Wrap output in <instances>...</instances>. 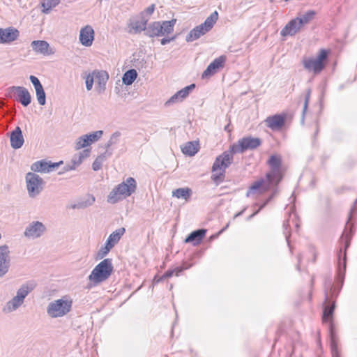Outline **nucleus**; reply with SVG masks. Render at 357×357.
I'll return each instance as SVG.
<instances>
[{"label": "nucleus", "mask_w": 357, "mask_h": 357, "mask_svg": "<svg viewBox=\"0 0 357 357\" xmlns=\"http://www.w3.org/2000/svg\"><path fill=\"white\" fill-rule=\"evenodd\" d=\"M33 50L43 55H50L53 54L52 50L49 51L50 45L45 40H33L31 43Z\"/></svg>", "instance_id": "5701e85b"}, {"label": "nucleus", "mask_w": 357, "mask_h": 357, "mask_svg": "<svg viewBox=\"0 0 357 357\" xmlns=\"http://www.w3.org/2000/svg\"><path fill=\"white\" fill-rule=\"evenodd\" d=\"M229 125H227L225 127V130L227 131V132H230V130L229 129Z\"/></svg>", "instance_id": "e2e57ef3"}, {"label": "nucleus", "mask_w": 357, "mask_h": 357, "mask_svg": "<svg viewBox=\"0 0 357 357\" xmlns=\"http://www.w3.org/2000/svg\"><path fill=\"white\" fill-rule=\"evenodd\" d=\"M137 189V182L132 177H128L122 183L117 185V190L123 197H128L135 192Z\"/></svg>", "instance_id": "f3484780"}, {"label": "nucleus", "mask_w": 357, "mask_h": 357, "mask_svg": "<svg viewBox=\"0 0 357 357\" xmlns=\"http://www.w3.org/2000/svg\"><path fill=\"white\" fill-rule=\"evenodd\" d=\"M192 195V190L189 188H180L172 192V195L178 199L188 201Z\"/></svg>", "instance_id": "7c9ffc66"}, {"label": "nucleus", "mask_w": 357, "mask_h": 357, "mask_svg": "<svg viewBox=\"0 0 357 357\" xmlns=\"http://www.w3.org/2000/svg\"><path fill=\"white\" fill-rule=\"evenodd\" d=\"M206 233V229H199L192 231L185 239V243H191L193 245L199 244Z\"/></svg>", "instance_id": "b1692460"}, {"label": "nucleus", "mask_w": 357, "mask_h": 357, "mask_svg": "<svg viewBox=\"0 0 357 357\" xmlns=\"http://www.w3.org/2000/svg\"><path fill=\"white\" fill-rule=\"evenodd\" d=\"M112 155V150H107L105 149V153L99 155L96 158V161H97L98 163H100L101 165H102V162L109 157H110Z\"/></svg>", "instance_id": "49530a36"}, {"label": "nucleus", "mask_w": 357, "mask_h": 357, "mask_svg": "<svg viewBox=\"0 0 357 357\" xmlns=\"http://www.w3.org/2000/svg\"><path fill=\"white\" fill-rule=\"evenodd\" d=\"M155 10V4H151V6H149L145 10V12L151 15V14H153V13L154 12Z\"/></svg>", "instance_id": "13d9d810"}, {"label": "nucleus", "mask_w": 357, "mask_h": 357, "mask_svg": "<svg viewBox=\"0 0 357 357\" xmlns=\"http://www.w3.org/2000/svg\"><path fill=\"white\" fill-rule=\"evenodd\" d=\"M175 38H176L175 36H173L172 38H164L161 39L160 43H161V45H165L170 43L171 41L174 40Z\"/></svg>", "instance_id": "4d7b16f0"}, {"label": "nucleus", "mask_w": 357, "mask_h": 357, "mask_svg": "<svg viewBox=\"0 0 357 357\" xmlns=\"http://www.w3.org/2000/svg\"><path fill=\"white\" fill-rule=\"evenodd\" d=\"M35 287L36 284L33 282H27L17 289L16 296L24 301V298L34 289Z\"/></svg>", "instance_id": "a878e982"}, {"label": "nucleus", "mask_w": 357, "mask_h": 357, "mask_svg": "<svg viewBox=\"0 0 357 357\" xmlns=\"http://www.w3.org/2000/svg\"><path fill=\"white\" fill-rule=\"evenodd\" d=\"M11 266L10 251L7 245H0V278L5 276Z\"/></svg>", "instance_id": "ddd939ff"}, {"label": "nucleus", "mask_w": 357, "mask_h": 357, "mask_svg": "<svg viewBox=\"0 0 357 357\" xmlns=\"http://www.w3.org/2000/svg\"><path fill=\"white\" fill-rule=\"evenodd\" d=\"M311 95V89H307L305 92V100H304V104L303 107V112H302V116H301V123H304V119H305V114L308 107V104Z\"/></svg>", "instance_id": "79ce46f5"}, {"label": "nucleus", "mask_w": 357, "mask_h": 357, "mask_svg": "<svg viewBox=\"0 0 357 357\" xmlns=\"http://www.w3.org/2000/svg\"><path fill=\"white\" fill-rule=\"evenodd\" d=\"M75 169V165L73 164H66L62 169V171L59 172V174H61L65 172L73 170Z\"/></svg>", "instance_id": "603ef678"}, {"label": "nucleus", "mask_w": 357, "mask_h": 357, "mask_svg": "<svg viewBox=\"0 0 357 357\" xmlns=\"http://www.w3.org/2000/svg\"><path fill=\"white\" fill-rule=\"evenodd\" d=\"M121 133L119 131L114 132L109 137L108 142L105 145V149L107 150H112V146L119 143Z\"/></svg>", "instance_id": "e433bc0d"}, {"label": "nucleus", "mask_w": 357, "mask_h": 357, "mask_svg": "<svg viewBox=\"0 0 357 357\" xmlns=\"http://www.w3.org/2000/svg\"><path fill=\"white\" fill-rule=\"evenodd\" d=\"M102 167V165L98 163L97 161L94 160L93 164H92V169L94 170V171H98L99 169H100Z\"/></svg>", "instance_id": "bf43d9fd"}, {"label": "nucleus", "mask_w": 357, "mask_h": 357, "mask_svg": "<svg viewBox=\"0 0 357 357\" xmlns=\"http://www.w3.org/2000/svg\"><path fill=\"white\" fill-rule=\"evenodd\" d=\"M228 227H229V223H228V224H227L225 227H223V228L220 231V232H219V233H222L223 231H225L228 228Z\"/></svg>", "instance_id": "680f3d73"}, {"label": "nucleus", "mask_w": 357, "mask_h": 357, "mask_svg": "<svg viewBox=\"0 0 357 357\" xmlns=\"http://www.w3.org/2000/svg\"><path fill=\"white\" fill-rule=\"evenodd\" d=\"M341 253H342V249H340V251H339V255H338L339 259H340V254Z\"/></svg>", "instance_id": "0e129e2a"}, {"label": "nucleus", "mask_w": 357, "mask_h": 357, "mask_svg": "<svg viewBox=\"0 0 357 357\" xmlns=\"http://www.w3.org/2000/svg\"><path fill=\"white\" fill-rule=\"evenodd\" d=\"M103 135L102 130H97L89 134L83 135L77 138L75 142V149L76 150L85 148L93 143L98 141Z\"/></svg>", "instance_id": "f8f14e48"}, {"label": "nucleus", "mask_w": 357, "mask_h": 357, "mask_svg": "<svg viewBox=\"0 0 357 357\" xmlns=\"http://www.w3.org/2000/svg\"><path fill=\"white\" fill-rule=\"evenodd\" d=\"M19 37V31L13 27L0 29V43H9Z\"/></svg>", "instance_id": "aec40b11"}, {"label": "nucleus", "mask_w": 357, "mask_h": 357, "mask_svg": "<svg viewBox=\"0 0 357 357\" xmlns=\"http://www.w3.org/2000/svg\"><path fill=\"white\" fill-rule=\"evenodd\" d=\"M286 116L284 114H275L268 116L264 123L272 130H279L285 124Z\"/></svg>", "instance_id": "a211bd4d"}, {"label": "nucleus", "mask_w": 357, "mask_h": 357, "mask_svg": "<svg viewBox=\"0 0 357 357\" xmlns=\"http://www.w3.org/2000/svg\"><path fill=\"white\" fill-rule=\"evenodd\" d=\"M60 2V0H43L41 3L43 10L42 13L48 14L52 10V8L57 6Z\"/></svg>", "instance_id": "c9c22d12"}, {"label": "nucleus", "mask_w": 357, "mask_h": 357, "mask_svg": "<svg viewBox=\"0 0 357 357\" xmlns=\"http://www.w3.org/2000/svg\"><path fill=\"white\" fill-rule=\"evenodd\" d=\"M126 229L124 227H121L113 231L107 239V241L114 248V245L119 241L121 236L124 234Z\"/></svg>", "instance_id": "2f4dec72"}, {"label": "nucleus", "mask_w": 357, "mask_h": 357, "mask_svg": "<svg viewBox=\"0 0 357 357\" xmlns=\"http://www.w3.org/2000/svg\"><path fill=\"white\" fill-rule=\"evenodd\" d=\"M199 149V142L192 141L187 142L181 149L183 154L189 156H193L198 152Z\"/></svg>", "instance_id": "cd10ccee"}, {"label": "nucleus", "mask_w": 357, "mask_h": 357, "mask_svg": "<svg viewBox=\"0 0 357 357\" xmlns=\"http://www.w3.org/2000/svg\"><path fill=\"white\" fill-rule=\"evenodd\" d=\"M195 84H191L178 91V95L180 96V97H181V98L184 100L195 89Z\"/></svg>", "instance_id": "37998d69"}, {"label": "nucleus", "mask_w": 357, "mask_h": 357, "mask_svg": "<svg viewBox=\"0 0 357 357\" xmlns=\"http://www.w3.org/2000/svg\"><path fill=\"white\" fill-rule=\"evenodd\" d=\"M81 44L85 47H90L94 39V31L90 25L82 28L79 37Z\"/></svg>", "instance_id": "6ab92c4d"}, {"label": "nucleus", "mask_w": 357, "mask_h": 357, "mask_svg": "<svg viewBox=\"0 0 357 357\" xmlns=\"http://www.w3.org/2000/svg\"><path fill=\"white\" fill-rule=\"evenodd\" d=\"M95 197L92 195H87L82 199L79 200L76 204L71 205L70 208L73 209H83L86 208L95 202Z\"/></svg>", "instance_id": "bb28decb"}, {"label": "nucleus", "mask_w": 357, "mask_h": 357, "mask_svg": "<svg viewBox=\"0 0 357 357\" xmlns=\"http://www.w3.org/2000/svg\"><path fill=\"white\" fill-rule=\"evenodd\" d=\"M25 181L27 192L31 198L38 196L44 189L45 183L44 180L34 172L26 173Z\"/></svg>", "instance_id": "0eeeda50"}, {"label": "nucleus", "mask_w": 357, "mask_h": 357, "mask_svg": "<svg viewBox=\"0 0 357 357\" xmlns=\"http://www.w3.org/2000/svg\"><path fill=\"white\" fill-rule=\"evenodd\" d=\"M90 151L89 149H84L82 151H81L78 156L83 160L84 158L89 156Z\"/></svg>", "instance_id": "6e6d98bb"}, {"label": "nucleus", "mask_w": 357, "mask_h": 357, "mask_svg": "<svg viewBox=\"0 0 357 357\" xmlns=\"http://www.w3.org/2000/svg\"><path fill=\"white\" fill-rule=\"evenodd\" d=\"M316 12L314 10H310L302 15L301 17H297L296 18L299 22L298 24H301L303 27L305 24L309 23L314 18Z\"/></svg>", "instance_id": "f704fd0d"}, {"label": "nucleus", "mask_w": 357, "mask_h": 357, "mask_svg": "<svg viewBox=\"0 0 357 357\" xmlns=\"http://www.w3.org/2000/svg\"><path fill=\"white\" fill-rule=\"evenodd\" d=\"M161 26L160 22H153L150 23L148 26L146 25L144 34L149 37L153 38L155 36H161Z\"/></svg>", "instance_id": "393cba45"}, {"label": "nucleus", "mask_w": 357, "mask_h": 357, "mask_svg": "<svg viewBox=\"0 0 357 357\" xmlns=\"http://www.w3.org/2000/svg\"><path fill=\"white\" fill-rule=\"evenodd\" d=\"M233 155L229 151H224L218 155L212 166L211 179L218 185L222 182L225 177V170L233 162Z\"/></svg>", "instance_id": "f03ea898"}, {"label": "nucleus", "mask_w": 357, "mask_h": 357, "mask_svg": "<svg viewBox=\"0 0 357 357\" xmlns=\"http://www.w3.org/2000/svg\"><path fill=\"white\" fill-rule=\"evenodd\" d=\"M298 22H299L296 17L290 20L281 30V36L284 37L287 36H292L298 33L302 28V26L299 24Z\"/></svg>", "instance_id": "412c9836"}, {"label": "nucleus", "mask_w": 357, "mask_h": 357, "mask_svg": "<svg viewBox=\"0 0 357 357\" xmlns=\"http://www.w3.org/2000/svg\"><path fill=\"white\" fill-rule=\"evenodd\" d=\"M24 303L23 300H21L17 296H15L10 301L6 303L3 312H11L15 311L19 308Z\"/></svg>", "instance_id": "c85d7f7f"}, {"label": "nucleus", "mask_w": 357, "mask_h": 357, "mask_svg": "<svg viewBox=\"0 0 357 357\" xmlns=\"http://www.w3.org/2000/svg\"><path fill=\"white\" fill-rule=\"evenodd\" d=\"M261 144V140L258 137H245L231 145L228 151L233 155L234 153H243L247 150L255 149Z\"/></svg>", "instance_id": "6e6552de"}, {"label": "nucleus", "mask_w": 357, "mask_h": 357, "mask_svg": "<svg viewBox=\"0 0 357 357\" xmlns=\"http://www.w3.org/2000/svg\"><path fill=\"white\" fill-rule=\"evenodd\" d=\"M357 203V199L355 200L351 208L350 209V212L349 214L348 220L347 222V225L345 227V229L344 230V232L342 234V238L345 236V241H344V251L343 255V276L344 275L345 270H346V259H347V250L349 248L350 245L351 238L352 237V235L354 234L352 226L350 225V222L352 219L353 213H354L356 211V205Z\"/></svg>", "instance_id": "9d476101"}, {"label": "nucleus", "mask_w": 357, "mask_h": 357, "mask_svg": "<svg viewBox=\"0 0 357 357\" xmlns=\"http://www.w3.org/2000/svg\"><path fill=\"white\" fill-rule=\"evenodd\" d=\"M96 77L99 79V84L105 86L106 81L108 79V75L106 72H98L96 75Z\"/></svg>", "instance_id": "de8ad7c7"}, {"label": "nucleus", "mask_w": 357, "mask_h": 357, "mask_svg": "<svg viewBox=\"0 0 357 357\" xmlns=\"http://www.w3.org/2000/svg\"><path fill=\"white\" fill-rule=\"evenodd\" d=\"M82 160L78 156V155H75L71 160V163L75 165V167L79 165L82 162Z\"/></svg>", "instance_id": "864d4df0"}, {"label": "nucleus", "mask_w": 357, "mask_h": 357, "mask_svg": "<svg viewBox=\"0 0 357 357\" xmlns=\"http://www.w3.org/2000/svg\"><path fill=\"white\" fill-rule=\"evenodd\" d=\"M245 211V208H243V209L242 211H241L240 212L237 213L234 215V218L235 219L236 218H237V217H238V216L242 215Z\"/></svg>", "instance_id": "052dcab7"}, {"label": "nucleus", "mask_w": 357, "mask_h": 357, "mask_svg": "<svg viewBox=\"0 0 357 357\" xmlns=\"http://www.w3.org/2000/svg\"><path fill=\"white\" fill-rule=\"evenodd\" d=\"M10 142L11 147L14 149H18L23 146L24 139L22 130L19 126H17L10 133Z\"/></svg>", "instance_id": "4be33fe9"}, {"label": "nucleus", "mask_w": 357, "mask_h": 357, "mask_svg": "<svg viewBox=\"0 0 357 357\" xmlns=\"http://www.w3.org/2000/svg\"><path fill=\"white\" fill-rule=\"evenodd\" d=\"M73 300L68 296L50 302L47 307V313L52 318L61 317L72 309Z\"/></svg>", "instance_id": "20e7f679"}, {"label": "nucleus", "mask_w": 357, "mask_h": 357, "mask_svg": "<svg viewBox=\"0 0 357 357\" xmlns=\"http://www.w3.org/2000/svg\"><path fill=\"white\" fill-rule=\"evenodd\" d=\"M122 195L120 193L119 190H117V185L112 189L107 196V202L110 204H116L122 199Z\"/></svg>", "instance_id": "4c0bfd02"}, {"label": "nucleus", "mask_w": 357, "mask_h": 357, "mask_svg": "<svg viewBox=\"0 0 357 357\" xmlns=\"http://www.w3.org/2000/svg\"><path fill=\"white\" fill-rule=\"evenodd\" d=\"M147 24V20H142L141 21H133L129 24L130 30L128 31L130 33H139L142 31H145L146 25Z\"/></svg>", "instance_id": "c756f323"}, {"label": "nucleus", "mask_w": 357, "mask_h": 357, "mask_svg": "<svg viewBox=\"0 0 357 357\" xmlns=\"http://www.w3.org/2000/svg\"><path fill=\"white\" fill-rule=\"evenodd\" d=\"M3 103L1 105H0V113H1V116H5L7 114H10L11 118L13 119L15 115V111L14 110V111H12L10 112H4L3 110L1 111V108L3 107Z\"/></svg>", "instance_id": "5fc2aeb1"}, {"label": "nucleus", "mask_w": 357, "mask_h": 357, "mask_svg": "<svg viewBox=\"0 0 357 357\" xmlns=\"http://www.w3.org/2000/svg\"><path fill=\"white\" fill-rule=\"evenodd\" d=\"M112 248L113 247L110 245V243L106 241L104 246H102L97 252L96 259H103L112 249Z\"/></svg>", "instance_id": "58836bf2"}, {"label": "nucleus", "mask_w": 357, "mask_h": 357, "mask_svg": "<svg viewBox=\"0 0 357 357\" xmlns=\"http://www.w3.org/2000/svg\"><path fill=\"white\" fill-rule=\"evenodd\" d=\"M46 231L45 225L39 221L31 222L25 229L24 236L30 238H37L40 237Z\"/></svg>", "instance_id": "2eb2a0df"}, {"label": "nucleus", "mask_w": 357, "mask_h": 357, "mask_svg": "<svg viewBox=\"0 0 357 357\" xmlns=\"http://www.w3.org/2000/svg\"><path fill=\"white\" fill-rule=\"evenodd\" d=\"M325 302L323 310V316L322 319L323 321H331L330 324V336H331V347L333 354V357H338L337 351V344L335 341L334 337V331H333V324L332 323L333 312L335 307V302H329L328 292L325 293Z\"/></svg>", "instance_id": "39448f33"}, {"label": "nucleus", "mask_w": 357, "mask_h": 357, "mask_svg": "<svg viewBox=\"0 0 357 357\" xmlns=\"http://www.w3.org/2000/svg\"><path fill=\"white\" fill-rule=\"evenodd\" d=\"M218 18V13L217 11L212 13L208 16L204 23L195 26L192 29L186 36L187 42H192L199 38L202 36H204L214 26Z\"/></svg>", "instance_id": "423d86ee"}, {"label": "nucleus", "mask_w": 357, "mask_h": 357, "mask_svg": "<svg viewBox=\"0 0 357 357\" xmlns=\"http://www.w3.org/2000/svg\"><path fill=\"white\" fill-rule=\"evenodd\" d=\"M86 88L88 91L91 90L93 84V77L89 74L85 79Z\"/></svg>", "instance_id": "8fccbe9b"}, {"label": "nucleus", "mask_w": 357, "mask_h": 357, "mask_svg": "<svg viewBox=\"0 0 357 357\" xmlns=\"http://www.w3.org/2000/svg\"><path fill=\"white\" fill-rule=\"evenodd\" d=\"M114 271L112 259L107 258L98 264L89 275V280L93 285L107 280Z\"/></svg>", "instance_id": "7ed1b4c3"}, {"label": "nucleus", "mask_w": 357, "mask_h": 357, "mask_svg": "<svg viewBox=\"0 0 357 357\" xmlns=\"http://www.w3.org/2000/svg\"><path fill=\"white\" fill-rule=\"evenodd\" d=\"M176 23V19H172L169 21H162L160 22L161 36H164L165 34L171 33L174 31V26Z\"/></svg>", "instance_id": "72a5a7b5"}, {"label": "nucleus", "mask_w": 357, "mask_h": 357, "mask_svg": "<svg viewBox=\"0 0 357 357\" xmlns=\"http://www.w3.org/2000/svg\"><path fill=\"white\" fill-rule=\"evenodd\" d=\"M36 98L40 105H45L46 102V95L43 86L35 89Z\"/></svg>", "instance_id": "a19ab883"}, {"label": "nucleus", "mask_w": 357, "mask_h": 357, "mask_svg": "<svg viewBox=\"0 0 357 357\" xmlns=\"http://www.w3.org/2000/svg\"><path fill=\"white\" fill-rule=\"evenodd\" d=\"M183 99L180 97L178 95V91H177L174 95H173L169 100L166 102V105H170L172 103L178 102L183 101Z\"/></svg>", "instance_id": "09e8293b"}, {"label": "nucleus", "mask_w": 357, "mask_h": 357, "mask_svg": "<svg viewBox=\"0 0 357 357\" xmlns=\"http://www.w3.org/2000/svg\"><path fill=\"white\" fill-rule=\"evenodd\" d=\"M29 79H30L31 82L32 83V84L33 85L35 89L43 86L42 84L40 83V80L38 79V77H36L34 75H31L29 77Z\"/></svg>", "instance_id": "3c124183"}, {"label": "nucleus", "mask_w": 357, "mask_h": 357, "mask_svg": "<svg viewBox=\"0 0 357 357\" xmlns=\"http://www.w3.org/2000/svg\"><path fill=\"white\" fill-rule=\"evenodd\" d=\"M270 171L266 174V178H261L252 183L246 192L250 197L256 192L264 193L271 188H275L283 178L282 172V158L277 154L271 155L267 160Z\"/></svg>", "instance_id": "f257e3e1"}, {"label": "nucleus", "mask_w": 357, "mask_h": 357, "mask_svg": "<svg viewBox=\"0 0 357 357\" xmlns=\"http://www.w3.org/2000/svg\"><path fill=\"white\" fill-rule=\"evenodd\" d=\"M112 155V150H107L105 149V153L99 155L96 158V161H97L98 163H100L101 165H102V162L109 157H110Z\"/></svg>", "instance_id": "a18cd8bd"}, {"label": "nucleus", "mask_w": 357, "mask_h": 357, "mask_svg": "<svg viewBox=\"0 0 357 357\" xmlns=\"http://www.w3.org/2000/svg\"><path fill=\"white\" fill-rule=\"evenodd\" d=\"M137 77V73L135 69L127 70L123 75L122 82L125 85H131Z\"/></svg>", "instance_id": "473e14b6"}, {"label": "nucleus", "mask_w": 357, "mask_h": 357, "mask_svg": "<svg viewBox=\"0 0 357 357\" xmlns=\"http://www.w3.org/2000/svg\"><path fill=\"white\" fill-rule=\"evenodd\" d=\"M226 60L227 56L225 55H221L214 59L203 72L202 77L203 79L208 78L215 75L220 68L224 67Z\"/></svg>", "instance_id": "dca6fc26"}, {"label": "nucleus", "mask_w": 357, "mask_h": 357, "mask_svg": "<svg viewBox=\"0 0 357 357\" xmlns=\"http://www.w3.org/2000/svg\"><path fill=\"white\" fill-rule=\"evenodd\" d=\"M63 161L52 162L46 160H41L33 162L31 165V170L35 172L49 173L54 171L56 167L63 165Z\"/></svg>", "instance_id": "4468645a"}, {"label": "nucleus", "mask_w": 357, "mask_h": 357, "mask_svg": "<svg viewBox=\"0 0 357 357\" xmlns=\"http://www.w3.org/2000/svg\"><path fill=\"white\" fill-rule=\"evenodd\" d=\"M10 96L20 102L24 107H27L31 102V96L28 89L23 86H11L8 88Z\"/></svg>", "instance_id": "9b49d317"}, {"label": "nucleus", "mask_w": 357, "mask_h": 357, "mask_svg": "<svg viewBox=\"0 0 357 357\" xmlns=\"http://www.w3.org/2000/svg\"><path fill=\"white\" fill-rule=\"evenodd\" d=\"M277 190H275L271 195L269 196V197L264 202L263 204L260 206L258 210H257L255 213H253L252 215H250L248 217V219L252 218L254 216H255L262 208H264L268 203L274 197V196L276 195Z\"/></svg>", "instance_id": "c03bdc74"}, {"label": "nucleus", "mask_w": 357, "mask_h": 357, "mask_svg": "<svg viewBox=\"0 0 357 357\" xmlns=\"http://www.w3.org/2000/svg\"><path fill=\"white\" fill-rule=\"evenodd\" d=\"M13 119L10 118V119H8V123H10L12 121Z\"/></svg>", "instance_id": "69168bd1"}, {"label": "nucleus", "mask_w": 357, "mask_h": 357, "mask_svg": "<svg viewBox=\"0 0 357 357\" xmlns=\"http://www.w3.org/2000/svg\"><path fill=\"white\" fill-rule=\"evenodd\" d=\"M328 52L326 50H321L315 59H305L303 61L304 68L314 73H320L325 67L324 61L328 58Z\"/></svg>", "instance_id": "1a4fd4ad"}, {"label": "nucleus", "mask_w": 357, "mask_h": 357, "mask_svg": "<svg viewBox=\"0 0 357 357\" xmlns=\"http://www.w3.org/2000/svg\"><path fill=\"white\" fill-rule=\"evenodd\" d=\"M183 270H184V268L181 267V266L176 267L174 269H169V270L167 271L164 273V275L157 280V282H158L162 280L163 279L171 278L174 275V273H176V275L178 276L179 275V273H181Z\"/></svg>", "instance_id": "ea45409f"}]
</instances>
